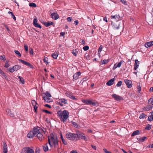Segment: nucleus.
<instances>
[{"instance_id":"obj_6","label":"nucleus","mask_w":153,"mask_h":153,"mask_svg":"<svg viewBox=\"0 0 153 153\" xmlns=\"http://www.w3.org/2000/svg\"><path fill=\"white\" fill-rule=\"evenodd\" d=\"M76 133L77 134L78 138L80 139L85 141H87L88 140L87 137L82 132L79 131H76Z\"/></svg>"},{"instance_id":"obj_24","label":"nucleus","mask_w":153,"mask_h":153,"mask_svg":"<svg viewBox=\"0 0 153 153\" xmlns=\"http://www.w3.org/2000/svg\"><path fill=\"white\" fill-rule=\"evenodd\" d=\"M59 102L63 103L65 104L67 103V101L65 98H61L59 99Z\"/></svg>"},{"instance_id":"obj_47","label":"nucleus","mask_w":153,"mask_h":153,"mask_svg":"<svg viewBox=\"0 0 153 153\" xmlns=\"http://www.w3.org/2000/svg\"><path fill=\"white\" fill-rule=\"evenodd\" d=\"M76 50H73L72 51V53L75 56H76L77 52H76Z\"/></svg>"},{"instance_id":"obj_31","label":"nucleus","mask_w":153,"mask_h":153,"mask_svg":"<svg viewBox=\"0 0 153 153\" xmlns=\"http://www.w3.org/2000/svg\"><path fill=\"white\" fill-rule=\"evenodd\" d=\"M8 13L10 14L11 15L13 19L15 21L16 20V18L13 12H11L9 11L8 12Z\"/></svg>"},{"instance_id":"obj_2","label":"nucleus","mask_w":153,"mask_h":153,"mask_svg":"<svg viewBox=\"0 0 153 153\" xmlns=\"http://www.w3.org/2000/svg\"><path fill=\"white\" fill-rule=\"evenodd\" d=\"M48 142L51 148H52L53 146L55 149H57L58 148V142L56 136L53 135L51 136V138H48Z\"/></svg>"},{"instance_id":"obj_63","label":"nucleus","mask_w":153,"mask_h":153,"mask_svg":"<svg viewBox=\"0 0 153 153\" xmlns=\"http://www.w3.org/2000/svg\"><path fill=\"white\" fill-rule=\"evenodd\" d=\"M147 148H153V146H152V144H150L147 147Z\"/></svg>"},{"instance_id":"obj_56","label":"nucleus","mask_w":153,"mask_h":153,"mask_svg":"<svg viewBox=\"0 0 153 153\" xmlns=\"http://www.w3.org/2000/svg\"><path fill=\"white\" fill-rule=\"evenodd\" d=\"M103 151L105 153H112L108 151L106 149H103Z\"/></svg>"},{"instance_id":"obj_51","label":"nucleus","mask_w":153,"mask_h":153,"mask_svg":"<svg viewBox=\"0 0 153 153\" xmlns=\"http://www.w3.org/2000/svg\"><path fill=\"white\" fill-rule=\"evenodd\" d=\"M0 59L4 61L5 60V58L4 55H2L0 56Z\"/></svg>"},{"instance_id":"obj_10","label":"nucleus","mask_w":153,"mask_h":153,"mask_svg":"<svg viewBox=\"0 0 153 153\" xmlns=\"http://www.w3.org/2000/svg\"><path fill=\"white\" fill-rule=\"evenodd\" d=\"M111 96L114 99V100L117 101H119L123 100L122 97L116 94H112Z\"/></svg>"},{"instance_id":"obj_23","label":"nucleus","mask_w":153,"mask_h":153,"mask_svg":"<svg viewBox=\"0 0 153 153\" xmlns=\"http://www.w3.org/2000/svg\"><path fill=\"white\" fill-rule=\"evenodd\" d=\"M53 24V22H44V25L46 27H48L51 25H52Z\"/></svg>"},{"instance_id":"obj_4","label":"nucleus","mask_w":153,"mask_h":153,"mask_svg":"<svg viewBox=\"0 0 153 153\" xmlns=\"http://www.w3.org/2000/svg\"><path fill=\"white\" fill-rule=\"evenodd\" d=\"M65 137L69 140L74 141H76L78 140V136L77 133L76 134L68 132L66 134Z\"/></svg>"},{"instance_id":"obj_57","label":"nucleus","mask_w":153,"mask_h":153,"mask_svg":"<svg viewBox=\"0 0 153 153\" xmlns=\"http://www.w3.org/2000/svg\"><path fill=\"white\" fill-rule=\"evenodd\" d=\"M24 47L26 51H28V47L27 45H24Z\"/></svg>"},{"instance_id":"obj_45","label":"nucleus","mask_w":153,"mask_h":153,"mask_svg":"<svg viewBox=\"0 0 153 153\" xmlns=\"http://www.w3.org/2000/svg\"><path fill=\"white\" fill-rule=\"evenodd\" d=\"M122 81H119L117 83V84L116 85V86L117 87H120L121 86V85L122 84Z\"/></svg>"},{"instance_id":"obj_60","label":"nucleus","mask_w":153,"mask_h":153,"mask_svg":"<svg viewBox=\"0 0 153 153\" xmlns=\"http://www.w3.org/2000/svg\"><path fill=\"white\" fill-rule=\"evenodd\" d=\"M72 19V17H68L67 18V20L68 22H70Z\"/></svg>"},{"instance_id":"obj_16","label":"nucleus","mask_w":153,"mask_h":153,"mask_svg":"<svg viewBox=\"0 0 153 153\" xmlns=\"http://www.w3.org/2000/svg\"><path fill=\"white\" fill-rule=\"evenodd\" d=\"M51 18L55 20H56L59 18V16L56 13H52L51 14Z\"/></svg>"},{"instance_id":"obj_22","label":"nucleus","mask_w":153,"mask_h":153,"mask_svg":"<svg viewBox=\"0 0 153 153\" xmlns=\"http://www.w3.org/2000/svg\"><path fill=\"white\" fill-rule=\"evenodd\" d=\"M42 147L44 151L45 152L48 151L49 149L48 147V144L47 143L45 144L44 145L42 146Z\"/></svg>"},{"instance_id":"obj_52","label":"nucleus","mask_w":153,"mask_h":153,"mask_svg":"<svg viewBox=\"0 0 153 153\" xmlns=\"http://www.w3.org/2000/svg\"><path fill=\"white\" fill-rule=\"evenodd\" d=\"M40 149L39 148H36L35 150V153H40Z\"/></svg>"},{"instance_id":"obj_41","label":"nucleus","mask_w":153,"mask_h":153,"mask_svg":"<svg viewBox=\"0 0 153 153\" xmlns=\"http://www.w3.org/2000/svg\"><path fill=\"white\" fill-rule=\"evenodd\" d=\"M124 62L123 61V60L120 61V62L118 63V64H117V67L118 68H120L121 67V66L122 64V63H123Z\"/></svg>"},{"instance_id":"obj_33","label":"nucleus","mask_w":153,"mask_h":153,"mask_svg":"<svg viewBox=\"0 0 153 153\" xmlns=\"http://www.w3.org/2000/svg\"><path fill=\"white\" fill-rule=\"evenodd\" d=\"M33 106L34 111L36 113H37V109L39 106V105L37 103L36 105H34Z\"/></svg>"},{"instance_id":"obj_14","label":"nucleus","mask_w":153,"mask_h":153,"mask_svg":"<svg viewBox=\"0 0 153 153\" xmlns=\"http://www.w3.org/2000/svg\"><path fill=\"white\" fill-rule=\"evenodd\" d=\"M81 72L80 71H78L73 76V79L75 80H76L78 79L79 77L81 75Z\"/></svg>"},{"instance_id":"obj_9","label":"nucleus","mask_w":153,"mask_h":153,"mask_svg":"<svg viewBox=\"0 0 153 153\" xmlns=\"http://www.w3.org/2000/svg\"><path fill=\"white\" fill-rule=\"evenodd\" d=\"M111 19L117 22L120 20V16L119 14H116L115 15H111Z\"/></svg>"},{"instance_id":"obj_54","label":"nucleus","mask_w":153,"mask_h":153,"mask_svg":"<svg viewBox=\"0 0 153 153\" xmlns=\"http://www.w3.org/2000/svg\"><path fill=\"white\" fill-rule=\"evenodd\" d=\"M65 94V95L69 97H70L71 95V94L69 92H67Z\"/></svg>"},{"instance_id":"obj_27","label":"nucleus","mask_w":153,"mask_h":153,"mask_svg":"<svg viewBox=\"0 0 153 153\" xmlns=\"http://www.w3.org/2000/svg\"><path fill=\"white\" fill-rule=\"evenodd\" d=\"M0 74L3 76V77L5 79L7 78V76L5 73L0 68Z\"/></svg>"},{"instance_id":"obj_12","label":"nucleus","mask_w":153,"mask_h":153,"mask_svg":"<svg viewBox=\"0 0 153 153\" xmlns=\"http://www.w3.org/2000/svg\"><path fill=\"white\" fill-rule=\"evenodd\" d=\"M124 81L128 88H131V87L132 86V82L131 80L125 79Z\"/></svg>"},{"instance_id":"obj_35","label":"nucleus","mask_w":153,"mask_h":153,"mask_svg":"<svg viewBox=\"0 0 153 153\" xmlns=\"http://www.w3.org/2000/svg\"><path fill=\"white\" fill-rule=\"evenodd\" d=\"M152 128V125L150 124H147L145 128V129L147 130H150Z\"/></svg>"},{"instance_id":"obj_5","label":"nucleus","mask_w":153,"mask_h":153,"mask_svg":"<svg viewBox=\"0 0 153 153\" xmlns=\"http://www.w3.org/2000/svg\"><path fill=\"white\" fill-rule=\"evenodd\" d=\"M82 102L87 105H91L93 106H97L99 105L97 102H95V101L93 100H83Z\"/></svg>"},{"instance_id":"obj_1","label":"nucleus","mask_w":153,"mask_h":153,"mask_svg":"<svg viewBox=\"0 0 153 153\" xmlns=\"http://www.w3.org/2000/svg\"><path fill=\"white\" fill-rule=\"evenodd\" d=\"M57 114L61 121L64 123L67 121L69 117V113L66 110H64L62 111L61 110L58 111Z\"/></svg>"},{"instance_id":"obj_13","label":"nucleus","mask_w":153,"mask_h":153,"mask_svg":"<svg viewBox=\"0 0 153 153\" xmlns=\"http://www.w3.org/2000/svg\"><path fill=\"white\" fill-rule=\"evenodd\" d=\"M34 132L33 130L30 131L27 134V137L29 138H32L35 135Z\"/></svg>"},{"instance_id":"obj_58","label":"nucleus","mask_w":153,"mask_h":153,"mask_svg":"<svg viewBox=\"0 0 153 153\" xmlns=\"http://www.w3.org/2000/svg\"><path fill=\"white\" fill-rule=\"evenodd\" d=\"M148 102L149 103L150 102V103L152 104L153 102L152 99L151 98L149 99L148 100Z\"/></svg>"},{"instance_id":"obj_61","label":"nucleus","mask_w":153,"mask_h":153,"mask_svg":"<svg viewBox=\"0 0 153 153\" xmlns=\"http://www.w3.org/2000/svg\"><path fill=\"white\" fill-rule=\"evenodd\" d=\"M44 106H45L48 107L50 108H51V106L50 105H48V104H45V105Z\"/></svg>"},{"instance_id":"obj_30","label":"nucleus","mask_w":153,"mask_h":153,"mask_svg":"<svg viewBox=\"0 0 153 153\" xmlns=\"http://www.w3.org/2000/svg\"><path fill=\"white\" fill-rule=\"evenodd\" d=\"M71 123L73 125L74 127L75 128H78L79 127V126L78 125L76 122H73V121H71Z\"/></svg>"},{"instance_id":"obj_43","label":"nucleus","mask_w":153,"mask_h":153,"mask_svg":"<svg viewBox=\"0 0 153 153\" xmlns=\"http://www.w3.org/2000/svg\"><path fill=\"white\" fill-rule=\"evenodd\" d=\"M34 26L36 27H39L40 28H42L41 26L38 23L33 25Z\"/></svg>"},{"instance_id":"obj_44","label":"nucleus","mask_w":153,"mask_h":153,"mask_svg":"<svg viewBox=\"0 0 153 153\" xmlns=\"http://www.w3.org/2000/svg\"><path fill=\"white\" fill-rule=\"evenodd\" d=\"M63 143L65 145H67L68 144L66 140L64 139L62 140Z\"/></svg>"},{"instance_id":"obj_17","label":"nucleus","mask_w":153,"mask_h":153,"mask_svg":"<svg viewBox=\"0 0 153 153\" xmlns=\"http://www.w3.org/2000/svg\"><path fill=\"white\" fill-rule=\"evenodd\" d=\"M115 79L114 78L109 80L106 83L107 86H110L114 83Z\"/></svg>"},{"instance_id":"obj_32","label":"nucleus","mask_w":153,"mask_h":153,"mask_svg":"<svg viewBox=\"0 0 153 153\" xmlns=\"http://www.w3.org/2000/svg\"><path fill=\"white\" fill-rule=\"evenodd\" d=\"M18 77L19 79V81H20V82L22 84H24L25 83V82L24 81V79L23 78L20 76H18Z\"/></svg>"},{"instance_id":"obj_19","label":"nucleus","mask_w":153,"mask_h":153,"mask_svg":"<svg viewBox=\"0 0 153 153\" xmlns=\"http://www.w3.org/2000/svg\"><path fill=\"white\" fill-rule=\"evenodd\" d=\"M153 45V41L147 42L144 45V46L146 48L150 47Z\"/></svg>"},{"instance_id":"obj_7","label":"nucleus","mask_w":153,"mask_h":153,"mask_svg":"<svg viewBox=\"0 0 153 153\" xmlns=\"http://www.w3.org/2000/svg\"><path fill=\"white\" fill-rule=\"evenodd\" d=\"M21 153H34V152L33 150L30 147H25L22 149Z\"/></svg>"},{"instance_id":"obj_36","label":"nucleus","mask_w":153,"mask_h":153,"mask_svg":"<svg viewBox=\"0 0 153 153\" xmlns=\"http://www.w3.org/2000/svg\"><path fill=\"white\" fill-rule=\"evenodd\" d=\"M44 62L45 63H46V64L47 65L49 63V62H48V58L46 57H44L43 59Z\"/></svg>"},{"instance_id":"obj_49","label":"nucleus","mask_w":153,"mask_h":153,"mask_svg":"<svg viewBox=\"0 0 153 153\" xmlns=\"http://www.w3.org/2000/svg\"><path fill=\"white\" fill-rule=\"evenodd\" d=\"M42 111L43 112H45V113L48 114H51L52 113L51 112L49 111L48 110H43Z\"/></svg>"},{"instance_id":"obj_21","label":"nucleus","mask_w":153,"mask_h":153,"mask_svg":"<svg viewBox=\"0 0 153 153\" xmlns=\"http://www.w3.org/2000/svg\"><path fill=\"white\" fill-rule=\"evenodd\" d=\"M139 64V62L137 59L135 60V63L134 66V69L136 70L138 68Z\"/></svg>"},{"instance_id":"obj_59","label":"nucleus","mask_w":153,"mask_h":153,"mask_svg":"<svg viewBox=\"0 0 153 153\" xmlns=\"http://www.w3.org/2000/svg\"><path fill=\"white\" fill-rule=\"evenodd\" d=\"M121 2L124 4H126L127 3L125 0H121Z\"/></svg>"},{"instance_id":"obj_46","label":"nucleus","mask_w":153,"mask_h":153,"mask_svg":"<svg viewBox=\"0 0 153 153\" xmlns=\"http://www.w3.org/2000/svg\"><path fill=\"white\" fill-rule=\"evenodd\" d=\"M103 47L102 46V45H101L100 46V47L98 49V53L100 52V53L102 51V49L103 48Z\"/></svg>"},{"instance_id":"obj_18","label":"nucleus","mask_w":153,"mask_h":153,"mask_svg":"<svg viewBox=\"0 0 153 153\" xmlns=\"http://www.w3.org/2000/svg\"><path fill=\"white\" fill-rule=\"evenodd\" d=\"M59 54V52L58 51H56L55 52L52 54V57L54 59H56Z\"/></svg>"},{"instance_id":"obj_37","label":"nucleus","mask_w":153,"mask_h":153,"mask_svg":"<svg viewBox=\"0 0 153 153\" xmlns=\"http://www.w3.org/2000/svg\"><path fill=\"white\" fill-rule=\"evenodd\" d=\"M14 52L16 55H18V57H20L21 56V54L17 50H15Z\"/></svg>"},{"instance_id":"obj_20","label":"nucleus","mask_w":153,"mask_h":153,"mask_svg":"<svg viewBox=\"0 0 153 153\" xmlns=\"http://www.w3.org/2000/svg\"><path fill=\"white\" fill-rule=\"evenodd\" d=\"M43 98L46 102H50L53 101V100L50 98L49 97H47L46 96H43Z\"/></svg>"},{"instance_id":"obj_26","label":"nucleus","mask_w":153,"mask_h":153,"mask_svg":"<svg viewBox=\"0 0 153 153\" xmlns=\"http://www.w3.org/2000/svg\"><path fill=\"white\" fill-rule=\"evenodd\" d=\"M111 24L113 25V27L114 28L118 29L119 28L120 25L119 24H115L113 22H111Z\"/></svg>"},{"instance_id":"obj_42","label":"nucleus","mask_w":153,"mask_h":153,"mask_svg":"<svg viewBox=\"0 0 153 153\" xmlns=\"http://www.w3.org/2000/svg\"><path fill=\"white\" fill-rule=\"evenodd\" d=\"M146 116V115L145 114H144L143 113H142L140 114L139 117V118L140 119H143Z\"/></svg>"},{"instance_id":"obj_55","label":"nucleus","mask_w":153,"mask_h":153,"mask_svg":"<svg viewBox=\"0 0 153 153\" xmlns=\"http://www.w3.org/2000/svg\"><path fill=\"white\" fill-rule=\"evenodd\" d=\"M9 66V65L8 64V63L6 61L5 65L4 66V67L6 68H8Z\"/></svg>"},{"instance_id":"obj_64","label":"nucleus","mask_w":153,"mask_h":153,"mask_svg":"<svg viewBox=\"0 0 153 153\" xmlns=\"http://www.w3.org/2000/svg\"><path fill=\"white\" fill-rule=\"evenodd\" d=\"M117 67H117V63H115L114 65V66L113 67V70H115Z\"/></svg>"},{"instance_id":"obj_48","label":"nucleus","mask_w":153,"mask_h":153,"mask_svg":"<svg viewBox=\"0 0 153 153\" xmlns=\"http://www.w3.org/2000/svg\"><path fill=\"white\" fill-rule=\"evenodd\" d=\"M89 47L88 46H85L83 47V49L85 51H86L88 50Z\"/></svg>"},{"instance_id":"obj_28","label":"nucleus","mask_w":153,"mask_h":153,"mask_svg":"<svg viewBox=\"0 0 153 153\" xmlns=\"http://www.w3.org/2000/svg\"><path fill=\"white\" fill-rule=\"evenodd\" d=\"M139 130H136L133 132L131 136H134L137 135L139 134Z\"/></svg>"},{"instance_id":"obj_15","label":"nucleus","mask_w":153,"mask_h":153,"mask_svg":"<svg viewBox=\"0 0 153 153\" xmlns=\"http://www.w3.org/2000/svg\"><path fill=\"white\" fill-rule=\"evenodd\" d=\"M7 144L5 142H3V153H7Z\"/></svg>"},{"instance_id":"obj_3","label":"nucleus","mask_w":153,"mask_h":153,"mask_svg":"<svg viewBox=\"0 0 153 153\" xmlns=\"http://www.w3.org/2000/svg\"><path fill=\"white\" fill-rule=\"evenodd\" d=\"M33 130L34 132L35 135H36L39 140L40 141H42L44 139V137L42 134L43 132V129L40 127L37 126L34 127Z\"/></svg>"},{"instance_id":"obj_40","label":"nucleus","mask_w":153,"mask_h":153,"mask_svg":"<svg viewBox=\"0 0 153 153\" xmlns=\"http://www.w3.org/2000/svg\"><path fill=\"white\" fill-rule=\"evenodd\" d=\"M29 5L31 7H36V4L34 3H29Z\"/></svg>"},{"instance_id":"obj_50","label":"nucleus","mask_w":153,"mask_h":153,"mask_svg":"<svg viewBox=\"0 0 153 153\" xmlns=\"http://www.w3.org/2000/svg\"><path fill=\"white\" fill-rule=\"evenodd\" d=\"M35 18H34L33 19V25L37 23V20L36 19V18L35 16Z\"/></svg>"},{"instance_id":"obj_39","label":"nucleus","mask_w":153,"mask_h":153,"mask_svg":"<svg viewBox=\"0 0 153 153\" xmlns=\"http://www.w3.org/2000/svg\"><path fill=\"white\" fill-rule=\"evenodd\" d=\"M146 138V137H143L142 138H139L138 139V138H137L138 140H140V141L141 142H143L145 140Z\"/></svg>"},{"instance_id":"obj_34","label":"nucleus","mask_w":153,"mask_h":153,"mask_svg":"<svg viewBox=\"0 0 153 153\" xmlns=\"http://www.w3.org/2000/svg\"><path fill=\"white\" fill-rule=\"evenodd\" d=\"M148 120L149 121H152L153 120V115L152 114L149 116Z\"/></svg>"},{"instance_id":"obj_11","label":"nucleus","mask_w":153,"mask_h":153,"mask_svg":"<svg viewBox=\"0 0 153 153\" xmlns=\"http://www.w3.org/2000/svg\"><path fill=\"white\" fill-rule=\"evenodd\" d=\"M18 60L19 62L30 68H33V66L30 63L21 59H19Z\"/></svg>"},{"instance_id":"obj_29","label":"nucleus","mask_w":153,"mask_h":153,"mask_svg":"<svg viewBox=\"0 0 153 153\" xmlns=\"http://www.w3.org/2000/svg\"><path fill=\"white\" fill-rule=\"evenodd\" d=\"M109 61V60L108 59L106 60L104 59L103 60L101 61V64H106L108 63Z\"/></svg>"},{"instance_id":"obj_53","label":"nucleus","mask_w":153,"mask_h":153,"mask_svg":"<svg viewBox=\"0 0 153 153\" xmlns=\"http://www.w3.org/2000/svg\"><path fill=\"white\" fill-rule=\"evenodd\" d=\"M31 103H32V104L33 105V106L34 105H36V104H37V103L34 100H32V101H31Z\"/></svg>"},{"instance_id":"obj_25","label":"nucleus","mask_w":153,"mask_h":153,"mask_svg":"<svg viewBox=\"0 0 153 153\" xmlns=\"http://www.w3.org/2000/svg\"><path fill=\"white\" fill-rule=\"evenodd\" d=\"M153 107V104H152L151 105H148L145 107L146 111H149Z\"/></svg>"},{"instance_id":"obj_62","label":"nucleus","mask_w":153,"mask_h":153,"mask_svg":"<svg viewBox=\"0 0 153 153\" xmlns=\"http://www.w3.org/2000/svg\"><path fill=\"white\" fill-rule=\"evenodd\" d=\"M141 89V88L140 87V85H138L137 87V90L138 91L140 92V91Z\"/></svg>"},{"instance_id":"obj_38","label":"nucleus","mask_w":153,"mask_h":153,"mask_svg":"<svg viewBox=\"0 0 153 153\" xmlns=\"http://www.w3.org/2000/svg\"><path fill=\"white\" fill-rule=\"evenodd\" d=\"M44 94L45 95V96H46L47 97H50L51 96V95L48 91H46Z\"/></svg>"},{"instance_id":"obj_8","label":"nucleus","mask_w":153,"mask_h":153,"mask_svg":"<svg viewBox=\"0 0 153 153\" xmlns=\"http://www.w3.org/2000/svg\"><path fill=\"white\" fill-rule=\"evenodd\" d=\"M21 68V66L19 65H15L12 67H10L9 69V71L13 73L15 71H17Z\"/></svg>"}]
</instances>
